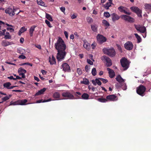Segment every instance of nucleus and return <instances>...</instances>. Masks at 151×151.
Returning a JSON list of instances; mask_svg holds the SVG:
<instances>
[{
	"label": "nucleus",
	"mask_w": 151,
	"mask_h": 151,
	"mask_svg": "<svg viewBox=\"0 0 151 151\" xmlns=\"http://www.w3.org/2000/svg\"><path fill=\"white\" fill-rule=\"evenodd\" d=\"M55 47L57 50V59L58 61L63 59L66 55L65 51L66 49V45L62 38L59 37L56 42L55 44Z\"/></svg>",
	"instance_id": "1"
},
{
	"label": "nucleus",
	"mask_w": 151,
	"mask_h": 151,
	"mask_svg": "<svg viewBox=\"0 0 151 151\" xmlns=\"http://www.w3.org/2000/svg\"><path fill=\"white\" fill-rule=\"evenodd\" d=\"M102 50L104 54L111 57H114L116 54L115 50L113 47L110 48H104Z\"/></svg>",
	"instance_id": "2"
},
{
	"label": "nucleus",
	"mask_w": 151,
	"mask_h": 151,
	"mask_svg": "<svg viewBox=\"0 0 151 151\" xmlns=\"http://www.w3.org/2000/svg\"><path fill=\"white\" fill-rule=\"evenodd\" d=\"M62 96L65 99H75L73 94L69 91H66L62 93Z\"/></svg>",
	"instance_id": "3"
},
{
	"label": "nucleus",
	"mask_w": 151,
	"mask_h": 151,
	"mask_svg": "<svg viewBox=\"0 0 151 151\" xmlns=\"http://www.w3.org/2000/svg\"><path fill=\"white\" fill-rule=\"evenodd\" d=\"M146 90V87L142 85H140L137 88V93L141 96L145 95V92Z\"/></svg>",
	"instance_id": "4"
},
{
	"label": "nucleus",
	"mask_w": 151,
	"mask_h": 151,
	"mask_svg": "<svg viewBox=\"0 0 151 151\" xmlns=\"http://www.w3.org/2000/svg\"><path fill=\"white\" fill-rule=\"evenodd\" d=\"M134 26L135 28L137 31L142 33H145V35H143V37L145 38L146 36V29L145 27L139 24H135Z\"/></svg>",
	"instance_id": "5"
},
{
	"label": "nucleus",
	"mask_w": 151,
	"mask_h": 151,
	"mask_svg": "<svg viewBox=\"0 0 151 151\" xmlns=\"http://www.w3.org/2000/svg\"><path fill=\"white\" fill-rule=\"evenodd\" d=\"M96 38L98 43L100 44L106 42L107 40L106 37L100 34H98L97 35Z\"/></svg>",
	"instance_id": "6"
},
{
	"label": "nucleus",
	"mask_w": 151,
	"mask_h": 151,
	"mask_svg": "<svg viewBox=\"0 0 151 151\" xmlns=\"http://www.w3.org/2000/svg\"><path fill=\"white\" fill-rule=\"evenodd\" d=\"M130 9L133 12L136 13L139 17H142V11L138 7L136 6H132L130 8Z\"/></svg>",
	"instance_id": "7"
},
{
	"label": "nucleus",
	"mask_w": 151,
	"mask_h": 151,
	"mask_svg": "<svg viewBox=\"0 0 151 151\" xmlns=\"http://www.w3.org/2000/svg\"><path fill=\"white\" fill-rule=\"evenodd\" d=\"M101 59L104 62L106 63L107 66H111L112 64L111 60L108 57L104 55L101 58Z\"/></svg>",
	"instance_id": "8"
},
{
	"label": "nucleus",
	"mask_w": 151,
	"mask_h": 151,
	"mask_svg": "<svg viewBox=\"0 0 151 151\" xmlns=\"http://www.w3.org/2000/svg\"><path fill=\"white\" fill-rule=\"evenodd\" d=\"M122 66H129L130 62L125 57L122 58L120 60Z\"/></svg>",
	"instance_id": "9"
},
{
	"label": "nucleus",
	"mask_w": 151,
	"mask_h": 151,
	"mask_svg": "<svg viewBox=\"0 0 151 151\" xmlns=\"http://www.w3.org/2000/svg\"><path fill=\"white\" fill-rule=\"evenodd\" d=\"M124 47L125 49L128 50H132L133 47V45L131 41H127L124 45Z\"/></svg>",
	"instance_id": "10"
},
{
	"label": "nucleus",
	"mask_w": 151,
	"mask_h": 151,
	"mask_svg": "<svg viewBox=\"0 0 151 151\" xmlns=\"http://www.w3.org/2000/svg\"><path fill=\"white\" fill-rule=\"evenodd\" d=\"M121 18L129 22H134L133 18L126 15H122L121 16Z\"/></svg>",
	"instance_id": "11"
},
{
	"label": "nucleus",
	"mask_w": 151,
	"mask_h": 151,
	"mask_svg": "<svg viewBox=\"0 0 151 151\" xmlns=\"http://www.w3.org/2000/svg\"><path fill=\"white\" fill-rule=\"evenodd\" d=\"M16 9L13 8H8L5 10V12L6 14H8L11 16H13L15 14L14 12L16 11Z\"/></svg>",
	"instance_id": "12"
},
{
	"label": "nucleus",
	"mask_w": 151,
	"mask_h": 151,
	"mask_svg": "<svg viewBox=\"0 0 151 151\" xmlns=\"http://www.w3.org/2000/svg\"><path fill=\"white\" fill-rule=\"evenodd\" d=\"M106 98L107 101H114L117 100V96L114 94L107 96Z\"/></svg>",
	"instance_id": "13"
},
{
	"label": "nucleus",
	"mask_w": 151,
	"mask_h": 151,
	"mask_svg": "<svg viewBox=\"0 0 151 151\" xmlns=\"http://www.w3.org/2000/svg\"><path fill=\"white\" fill-rule=\"evenodd\" d=\"M26 70L22 68H19L18 70V73H19V75L22 76V78H25V76L24 74L26 73Z\"/></svg>",
	"instance_id": "14"
},
{
	"label": "nucleus",
	"mask_w": 151,
	"mask_h": 151,
	"mask_svg": "<svg viewBox=\"0 0 151 151\" xmlns=\"http://www.w3.org/2000/svg\"><path fill=\"white\" fill-rule=\"evenodd\" d=\"M107 69L108 71L109 77L111 78H114L115 76V73L114 70L109 68H107Z\"/></svg>",
	"instance_id": "15"
},
{
	"label": "nucleus",
	"mask_w": 151,
	"mask_h": 151,
	"mask_svg": "<svg viewBox=\"0 0 151 151\" xmlns=\"http://www.w3.org/2000/svg\"><path fill=\"white\" fill-rule=\"evenodd\" d=\"M112 19L113 22H114L118 20L120 18V17L116 14L113 13L111 14Z\"/></svg>",
	"instance_id": "16"
},
{
	"label": "nucleus",
	"mask_w": 151,
	"mask_h": 151,
	"mask_svg": "<svg viewBox=\"0 0 151 151\" xmlns=\"http://www.w3.org/2000/svg\"><path fill=\"white\" fill-rule=\"evenodd\" d=\"M46 90V88H43L42 89H41L40 90L38 91L37 93H36L35 94V96H36L38 95H40L41 94H42L44 93V92Z\"/></svg>",
	"instance_id": "17"
},
{
	"label": "nucleus",
	"mask_w": 151,
	"mask_h": 151,
	"mask_svg": "<svg viewBox=\"0 0 151 151\" xmlns=\"http://www.w3.org/2000/svg\"><path fill=\"white\" fill-rule=\"evenodd\" d=\"M115 79L117 81L120 83L124 81V80L122 78L120 75H117Z\"/></svg>",
	"instance_id": "18"
},
{
	"label": "nucleus",
	"mask_w": 151,
	"mask_h": 151,
	"mask_svg": "<svg viewBox=\"0 0 151 151\" xmlns=\"http://www.w3.org/2000/svg\"><path fill=\"white\" fill-rule=\"evenodd\" d=\"M49 61L51 65H53L55 64L56 63L55 59L53 55L52 56V58L49 57Z\"/></svg>",
	"instance_id": "19"
},
{
	"label": "nucleus",
	"mask_w": 151,
	"mask_h": 151,
	"mask_svg": "<svg viewBox=\"0 0 151 151\" xmlns=\"http://www.w3.org/2000/svg\"><path fill=\"white\" fill-rule=\"evenodd\" d=\"M18 101V104L19 105H23L26 104V103L27 102V99H24V100H19Z\"/></svg>",
	"instance_id": "20"
},
{
	"label": "nucleus",
	"mask_w": 151,
	"mask_h": 151,
	"mask_svg": "<svg viewBox=\"0 0 151 151\" xmlns=\"http://www.w3.org/2000/svg\"><path fill=\"white\" fill-rule=\"evenodd\" d=\"M83 47L86 49L89 50L90 49V45L86 41H84V44L83 45Z\"/></svg>",
	"instance_id": "21"
},
{
	"label": "nucleus",
	"mask_w": 151,
	"mask_h": 151,
	"mask_svg": "<svg viewBox=\"0 0 151 151\" xmlns=\"http://www.w3.org/2000/svg\"><path fill=\"white\" fill-rule=\"evenodd\" d=\"M11 42L6 41V40H3L1 44L4 47H6L11 45Z\"/></svg>",
	"instance_id": "22"
},
{
	"label": "nucleus",
	"mask_w": 151,
	"mask_h": 151,
	"mask_svg": "<svg viewBox=\"0 0 151 151\" xmlns=\"http://www.w3.org/2000/svg\"><path fill=\"white\" fill-rule=\"evenodd\" d=\"M27 30V28H25L24 27H22L19 30L18 32V35H20L21 34L23 33Z\"/></svg>",
	"instance_id": "23"
},
{
	"label": "nucleus",
	"mask_w": 151,
	"mask_h": 151,
	"mask_svg": "<svg viewBox=\"0 0 151 151\" xmlns=\"http://www.w3.org/2000/svg\"><path fill=\"white\" fill-rule=\"evenodd\" d=\"M61 68H63V70L65 72H69L71 71L70 67H62Z\"/></svg>",
	"instance_id": "24"
},
{
	"label": "nucleus",
	"mask_w": 151,
	"mask_h": 151,
	"mask_svg": "<svg viewBox=\"0 0 151 151\" xmlns=\"http://www.w3.org/2000/svg\"><path fill=\"white\" fill-rule=\"evenodd\" d=\"M36 27L35 26L31 27L29 29V33L31 37H32L33 36V34L35 28Z\"/></svg>",
	"instance_id": "25"
},
{
	"label": "nucleus",
	"mask_w": 151,
	"mask_h": 151,
	"mask_svg": "<svg viewBox=\"0 0 151 151\" xmlns=\"http://www.w3.org/2000/svg\"><path fill=\"white\" fill-rule=\"evenodd\" d=\"M81 83L85 85H88L89 84L88 80L86 78H83V81L81 82Z\"/></svg>",
	"instance_id": "26"
},
{
	"label": "nucleus",
	"mask_w": 151,
	"mask_h": 151,
	"mask_svg": "<svg viewBox=\"0 0 151 151\" xmlns=\"http://www.w3.org/2000/svg\"><path fill=\"white\" fill-rule=\"evenodd\" d=\"M89 95L87 93H84L81 96V98L83 99L87 100L88 99Z\"/></svg>",
	"instance_id": "27"
},
{
	"label": "nucleus",
	"mask_w": 151,
	"mask_h": 151,
	"mask_svg": "<svg viewBox=\"0 0 151 151\" xmlns=\"http://www.w3.org/2000/svg\"><path fill=\"white\" fill-rule=\"evenodd\" d=\"M102 23L103 25L105 27H108L110 26L109 22L105 20H103L102 21Z\"/></svg>",
	"instance_id": "28"
},
{
	"label": "nucleus",
	"mask_w": 151,
	"mask_h": 151,
	"mask_svg": "<svg viewBox=\"0 0 151 151\" xmlns=\"http://www.w3.org/2000/svg\"><path fill=\"white\" fill-rule=\"evenodd\" d=\"M11 85V83L9 82H7L3 84V86L4 88H6L7 89H9L10 86Z\"/></svg>",
	"instance_id": "29"
},
{
	"label": "nucleus",
	"mask_w": 151,
	"mask_h": 151,
	"mask_svg": "<svg viewBox=\"0 0 151 151\" xmlns=\"http://www.w3.org/2000/svg\"><path fill=\"white\" fill-rule=\"evenodd\" d=\"M53 97L55 99H59L60 97V94L58 92H55L53 94Z\"/></svg>",
	"instance_id": "30"
},
{
	"label": "nucleus",
	"mask_w": 151,
	"mask_h": 151,
	"mask_svg": "<svg viewBox=\"0 0 151 151\" xmlns=\"http://www.w3.org/2000/svg\"><path fill=\"white\" fill-rule=\"evenodd\" d=\"M46 17L50 22H52L53 21V19L51 15L47 13H46Z\"/></svg>",
	"instance_id": "31"
},
{
	"label": "nucleus",
	"mask_w": 151,
	"mask_h": 151,
	"mask_svg": "<svg viewBox=\"0 0 151 151\" xmlns=\"http://www.w3.org/2000/svg\"><path fill=\"white\" fill-rule=\"evenodd\" d=\"M37 4L41 6L46 7V6L45 5V3L44 2L42 1L41 0H37Z\"/></svg>",
	"instance_id": "32"
},
{
	"label": "nucleus",
	"mask_w": 151,
	"mask_h": 151,
	"mask_svg": "<svg viewBox=\"0 0 151 151\" xmlns=\"http://www.w3.org/2000/svg\"><path fill=\"white\" fill-rule=\"evenodd\" d=\"M134 35L136 38L137 39V42L138 43L140 42L141 41V38L140 36H139L137 33H134Z\"/></svg>",
	"instance_id": "33"
},
{
	"label": "nucleus",
	"mask_w": 151,
	"mask_h": 151,
	"mask_svg": "<svg viewBox=\"0 0 151 151\" xmlns=\"http://www.w3.org/2000/svg\"><path fill=\"white\" fill-rule=\"evenodd\" d=\"M98 100L100 102L104 103L107 102V99L99 98L98 99Z\"/></svg>",
	"instance_id": "34"
},
{
	"label": "nucleus",
	"mask_w": 151,
	"mask_h": 151,
	"mask_svg": "<svg viewBox=\"0 0 151 151\" xmlns=\"http://www.w3.org/2000/svg\"><path fill=\"white\" fill-rule=\"evenodd\" d=\"M91 29L94 32H96L97 31V26L96 25H91Z\"/></svg>",
	"instance_id": "35"
},
{
	"label": "nucleus",
	"mask_w": 151,
	"mask_h": 151,
	"mask_svg": "<svg viewBox=\"0 0 151 151\" xmlns=\"http://www.w3.org/2000/svg\"><path fill=\"white\" fill-rule=\"evenodd\" d=\"M146 9L148 10H151V4H146L145 5Z\"/></svg>",
	"instance_id": "36"
},
{
	"label": "nucleus",
	"mask_w": 151,
	"mask_h": 151,
	"mask_svg": "<svg viewBox=\"0 0 151 151\" xmlns=\"http://www.w3.org/2000/svg\"><path fill=\"white\" fill-rule=\"evenodd\" d=\"M6 35H5L4 38L5 39H10L11 38V36L10 35L9 33L8 32H6Z\"/></svg>",
	"instance_id": "37"
},
{
	"label": "nucleus",
	"mask_w": 151,
	"mask_h": 151,
	"mask_svg": "<svg viewBox=\"0 0 151 151\" xmlns=\"http://www.w3.org/2000/svg\"><path fill=\"white\" fill-rule=\"evenodd\" d=\"M111 3L107 2L105 5V8L107 9H109V8L111 6Z\"/></svg>",
	"instance_id": "38"
},
{
	"label": "nucleus",
	"mask_w": 151,
	"mask_h": 151,
	"mask_svg": "<svg viewBox=\"0 0 151 151\" xmlns=\"http://www.w3.org/2000/svg\"><path fill=\"white\" fill-rule=\"evenodd\" d=\"M91 73L93 76H95L96 74V69L95 68H93L92 69Z\"/></svg>",
	"instance_id": "39"
},
{
	"label": "nucleus",
	"mask_w": 151,
	"mask_h": 151,
	"mask_svg": "<svg viewBox=\"0 0 151 151\" xmlns=\"http://www.w3.org/2000/svg\"><path fill=\"white\" fill-rule=\"evenodd\" d=\"M125 8L124 6H121L118 7V9L120 12H122L124 9H125Z\"/></svg>",
	"instance_id": "40"
},
{
	"label": "nucleus",
	"mask_w": 151,
	"mask_h": 151,
	"mask_svg": "<svg viewBox=\"0 0 151 151\" xmlns=\"http://www.w3.org/2000/svg\"><path fill=\"white\" fill-rule=\"evenodd\" d=\"M95 81L96 82V84H97L98 85L100 86L101 85V83L100 81L99 78H96L95 79Z\"/></svg>",
	"instance_id": "41"
},
{
	"label": "nucleus",
	"mask_w": 151,
	"mask_h": 151,
	"mask_svg": "<svg viewBox=\"0 0 151 151\" xmlns=\"http://www.w3.org/2000/svg\"><path fill=\"white\" fill-rule=\"evenodd\" d=\"M116 47L118 49L119 51L121 52H122V49L121 46L120 45H119L118 44H116Z\"/></svg>",
	"instance_id": "42"
},
{
	"label": "nucleus",
	"mask_w": 151,
	"mask_h": 151,
	"mask_svg": "<svg viewBox=\"0 0 151 151\" xmlns=\"http://www.w3.org/2000/svg\"><path fill=\"white\" fill-rule=\"evenodd\" d=\"M100 80L101 81L104 83H106L108 82V80L107 79H104L102 78H99Z\"/></svg>",
	"instance_id": "43"
},
{
	"label": "nucleus",
	"mask_w": 151,
	"mask_h": 151,
	"mask_svg": "<svg viewBox=\"0 0 151 151\" xmlns=\"http://www.w3.org/2000/svg\"><path fill=\"white\" fill-rule=\"evenodd\" d=\"M19 105L18 100L14 102H11L10 104V105Z\"/></svg>",
	"instance_id": "44"
},
{
	"label": "nucleus",
	"mask_w": 151,
	"mask_h": 151,
	"mask_svg": "<svg viewBox=\"0 0 151 151\" xmlns=\"http://www.w3.org/2000/svg\"><path fill=\"white\" fill-rule=\"evenodd\" d=\"M20 65H29L30 66H32V65L28 63H21L19 64Z\"/></svg>",
	"instance_id": "45"
},
{
	"label": "nucleus",
	"mask_w": 151,
	"mask_h": 151,
	"mask_svg": "<svg viewBox=\"0 0 151 151\" xmlns=\"http://www.w3.org/2000/svg\"><path fill=\"white\" fill-rule=\"evenodd\" d=\"M125 9H126L124 13L128 15H131V13L129 12V10L127 8H125Z\"/></svg>",
	"instance_id": "46"
},
{
	"label": "nucleus",
	"mask_w": 151,
	"mask_h": 151,
	"mask_svg": "<svg viewBox=\"0 0 151 151\" xmlns=\"http://www.w3.org/2000/svg\"><path fill=\"white\" fill-rule=\"evenodd\" d=\"M110 14L108 12H105L104 13V16L106 18H108L110 16Z\"/></svg>",
	"instance_id": "47"
},
{
	"label": "nucleus",
	"mask_w": 151,
	"mask_h": 151,
	"mask_svg": "<svg viewBox=\"0 0 151 151\" xmlns=\"http://www.w3.org/2000/svg\"><path fill=\"white\" fill-rule=\"evenodd\" d=\"M87 21L89 23H91L93 21V19L92 18L90 17H88L87 18Z\"/></svg>",
	"instance_id": "48"
},
{
	"label": "nucleus",
	"mask_w": 151,
	"mask_h": 151,
	"mask_svg": "<svg viewBox=\"0 0 151 151\" xmlns=\"http://www.w3.org/2000/svg\"><path fill=\"white\" fill-rule=\"evenodd\" d=\"M45 22L49 27H52V26L50 25V22L47 20H45Z\"/></svg>",
	"instance_id": "49"
},
{
	"label": "nucleus",
	"mask_w": 151,
	"mask_h": 151,
	"mask_svg": "<svg viewBox=\"0 0 151 151\" xmlns=\"http://www.w3.org/2000/svg\"><path fill=\"white\" fill-rule=\"evenodd\" d=\"M9 99V98L8 97V96H6L5 97L1 98L2 100L4 101H6V100H8Z\"/></svg>",
	"instance_id": "50"
},
{
	"label": "nucleus",
	"mask_w": 151,
	"mask_h": 151,
	"mask_svg": "<svg viewBox=\"0 0 151 151\" xmlns=\"http://www.w3.org/2000/svg\"><path fill=\"white\" fill-rule=\"evenodd\" d=\"M87 61L88 63L90 65H92L93 64V62L89 59H87Z\"/></svg>",
	"instance_id": "51"
},
{
	"label": "nucleus",
	"mask_w": 151,
	"mask_h": 151,
	"mask_svg": "<svg viewBox=\"0 0 151 151\" xmlns=\"http://www.w3.org/2000/svg\"><path fill=\"white\" fill-rule=\"evenodd\" d=\"M122 89L124 90H125L127 89V86L126 84H124L122 87Z\"/></svg>",
	"instance_id": "52"
},
{
	"label": "nucleus",
	"mask_w": 151,
	"mask_h": 151,
	"mask_svg": "<svg viewBox=\"0 0 151 151\" xmlns=\"http://www.w3.org/2000/svg\"><path fill=\"white\" fill-rule=\"evenodd\" d=\"M61 11L65 14V8L64 7L62 6L60 8Z\"/></svg>",
	"instance_id": "53"
},
{
	"label": "nucleus",
	"mask_w": 151,
	"mask_h": 151,
	"mask_svg": "<svg viewBox=\"0 0 151 151\" xmlns=\"http://www.w3.org/2000/svg\"><path fill=\"white\" fill-rule=\"evenodd\" d=\"M77 72L79 75L81 74L82 73V71L81 70V69L78 68L77 69Z\"/></svg>",
	"instance_id": "54"
},
{
	"label": "nucleus",
	"mask_w": 151,
	"mask_h": 151,
	"mask_svg": "<svg viewBox=\"0 0 151 151\" xmlns=\"http://www.w3.org/2000/svg\"><path fill=\"white\" fill-rule=\"evenodd\" d=\"M77 17V15L76 14H74L71 16V17L72 19H75Z\"/></svg>",
	"instance_id": "55"
},
{
	"label": "nucleus",
	"mask_w": 151,
	"mask_h": 151,
	"mask_svg": "<svg viewBox=\"0 0 151 151\" xmlns=\"http://www.w3.org/2000/svg\"><path fill=\"white\" fill-rule=\"evenodd\" d=\"M129 67H122V68H121V70L123 71L127 70Z\"/></svg>",
	"instance_id": "56"
},
{
	"label": "nucleus",
	"mask_w": 151,
	"mask_h": 151,
	"mask_svg": "<svg viewBox=\"0 0 151 151\" xmlns=\"http://www.w3.org/2000/svg\"><path fill=\"white\" fill-rule=\"evenodd\" d=\"M19 58L20 59H24L26 58V57L24 55H21L19 56Z\"/></svg>",
	"instance_id": "57"
},
{
	"label": "nucleus",
	"mask_w": 151,
	"mask_h": 151,
	"mask_svg": "<svg viewBox=\"0 0 151 151\" xmlns=\"http://www.w3.org/2000/svg\"><path fill=\"white\" fill-rule=\"evenodd\" d=\"M7 78L11 79V80H16V78H14L12 76H11L9 77H8Z\"/></svg>",
	"instance_id": "58"
},
{
	"label": "nucleus",
	"mask_w": 151,
	"mask_h": 151,
	"mask_svg": "<svg viewBox=\"0 0 151 151\" xmlns=\"http://www.w3.org/2000/svg\"><path fill=\"white\" fill-rule=\"evenodd\" d=\"M76 94H78V95H81V93L80 92H76L75 93V96H76L77 97H79V96H78ZM78 98H79V97H78Z\"/></svg>",
	"instance_id": "59"
},
{
	"label": "nucleus",
	"mask_w": 151,
	"mask_h": 151,
	"mask_svg": "<svg viewBox=\"0 0 151 151\" xmlns=\"http://www.w3.org/2000/svg\"><path fill=\"white\" fill-rule=\"evenodd\" d=\"M35 46L36 47H37L38 49H39L40 50L41 49V47L40 45H35Z\"/></svg>",
	"instance_id": "60"
},
{
	"label": "nucleus",
	"mask_w": 151,
	"mask_h": 151,
	"mask_svg": "<svg viewBox=\"0 0 151 151\" xmlns=\"http://www.w3.org/2000/svg\"><path fill=\"white\" fill-rule=\"evenodd\" d=\"M64 34L65 35L66 38L67 39L68 36V32L66 31H64Z\"/></svg>",
	"instance_id": "61"
},
{
	"label": "nucleus",
	"mask_w": 151,
	"mask_h": 151,
	"mask_svg": "<svg viewBox=\"0 0 151 151\" xmlns=\"http://www.w3.org/2000/svg\"><path fill=\"white\" fill-rule=\"evenodd\" d=\"M24 39L23 37H21L20 40V42L21 43H23L24 42Z\"/></svg>",
	"instance_id": "62"
},
{
	"label": "nucleus",
	"mask_w": 151,
	"mask_h": 151,
	"mask_svg": "<svg viewBox=\"0 0 151 151\" xmlns=\"http://www.w3.org/2000/svg\"><path fill=\"white\" fill-rule=\"evenodd\" d=\"M34 78L35 80L37 82H39L40 81V79L39 78L36 76H34Z\"/></svg>",
	"instance_id": "63"
},
{
	"label": "nucleus",
	"mask_w": 151,
	"mask_h": 151,
	"mask_svg": "<svg viewBox=\"0 0 151 151\" xmlns=\"http://www.w3.org/2000/svg\"><path fill=\"white\" fill-rule=\"evenodd\" d=\"M41 72L43 75H45L47 73L46 71L43 70H41Z\"/></svg>",
	"instance_id": "64"
}]
</instances>
